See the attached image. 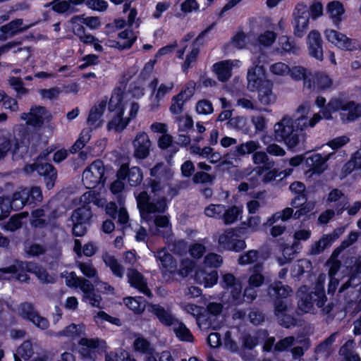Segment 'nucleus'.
I'll return each instance as SVG.
<instances>
[{
	"mask_svg": "<svg viewBox=\"0 0 361 361\" xmlns=\"http://www.w3.org/2000/svg\"><path fill=\"white\" fill-rule=\"evenodd\" d=\"M331 154L323 157L320 154H314L306 159V164L311 168L313 173L321 174L326 169V161L329 160Z\"/></svg>",
	"mask_w": 361,
	"mask_h": 361,
	"instance_id": "obj_21",
	"label": "nucleus"
},
{
	"mask_svg": "<svg viewBox=\"0 0 361 361\" xmlns=\"http://www.w3.org/2000/svg\"><path fill=\"white\" fill-rule=\"evenodd\" d=\"M133 347L137 352L147 354V355H153L154 348L151 346L150 343L144 338H137L134 341Z\"/></svg>",
	"mask_w": 361,
	"mask_h": 361,
	"instance_id": "obj_50",
	"label": "nucleus"
},
{
	"mask_svg": "<svg viewBox=\"0 0 361 361\" xmlns=\"http://www.w3.org/2000/svg\"><path fill=\"white\" fill-rule=\"evenodd\" d=\"M243 210L240 207L233 205L226 207L225 205V212H224L221 220L225 225H231L237 221L239 215Z\"/></svg>",
	"mask_w": 361,
	"mask_h": 361,
	"instance_id": "obj_36",
	"label": "nucleus"
},
{
	"mask_svg": "<svg viewBox=\"0 0 361 361\" xmlns=\"http://www.w3.org/2000/svg\"><path fill=\"white\" fill-rule=\"evenodd\" d=\"M239 60H224L215 63L212 66L213 71L221 82L228 81L232 76V70L240 66Z\"/></svg>",
	"mask_w": 361,
	"mask_h": 361,
	"instance_id": "obj_13",
	"label": "nucleus"
},
{
	"mask_svg": "<svg viewBox=\"0 0 361 361\" xmlns=\"http://www.w3.org/2000/svg\"><path fill=\"white\" fill-rule=\"evenodd\" d=\"M264 55L262 54H259L257 56H255L252 59V66L248 69L247 73V80L248 81V77L250 73L255 74L257 78H266L264 75V69L261 63V59Z\"/></svg>",
	"mask_w": 361,
	"mask_h": 361,
	"instance_id": "obj_46",
	"label": "nucleus"
},
{
	"mask_svg": "<svg viewBox=\"0 0 361 361\" xmlns=\"http://www.w3.org/2000/svg\"><path fill=\"white\" fill-rule=\"evenodd\" d=\"M134 156L138 159H145L149 154L151 142L149 136L144 132L138 133L134 139Z\"/></svg>",
	"mask_w": 361,
	"mask_h": 361,
	"instance_id": "obj_14",
	"label": "nucleus"
},
{
	"mask_svg": "<svg viewBox=\"0 0 361 361\" xmlns=\"http://www.w3.org/2000/svg\"><path fill=\"white\" fill-rule=\"evenodd\" d=\"M154 257L160 262V268L162 271H172V269L176 267V262L172 255L168 252L164 248L159 250Z\"/></svg>",
	"mask_w": 361,
	"mask_h": 361,
	"instance_id": "obj_28",
	"label": "nucleus"
},
{
	"mask_svg": "<svg viewBox=\"0 0 361 361\" xmlns=\"http://www.w3.org/2000/svg\"><path fill=\"white\" fill-rule=\"evenodd\" d=\"M23 23V20L19 18L2 25L0 27V41H6L7 39L27 30V27H22Z\"/></svg>",
	"mask_w": 361,
	"mask_h": 361,
	"instance_id": "obj_19",
	"label": "nucleus"
},
{
	"mask_svg": "<svg viewBox=\"0 0 361 361\" xmlns=\"http://www.w3.org/2000/svg\"><path fill=\"white\" fill-rule=\"evenodd\" d=\"M76 266L80 269L84 276L89 279H93L94 283L97 284L99 282L98 272L96 268L90 262H77Z\"/></svg>",
	"mask_w": 361,
	"mask_h": 361,
	"instance_id": "obj_39",
	"label": "nucleus"
},
{
	"mask_svg": "<svg viewBox=\"0 0 361 361\" xmlns=\"http://www.w3.org/2000/svg\"><path fill=\"white\" fill-rule=\"evenodd\" d=\"M137 207L141 218L145 221L152 222L156 226L157 231L154 234H159V228H170L169 217L166 215H161L164 213L168 204L165 197L157 198L150 201V196L146 191L141 192L136 197Z\"/></svg>",
	"mask_w": 361,
	"mask_h": 361,
	"instance_id": "obj_1",
	"label": "nucleus"
},
{
	"mask_svg": "<svg viewBox=\"0 0 361 361\" xmlns=\"http://www.w3.org/2000/svg\"><path fill=\"white\" fill-rule=\"evenodd\" d=\"M79 344L81 345L80 353L86 361H95L97 358V348H104L105 342L99 339H88L82 338Z\"/></svg>",
	"mask_w": 361,
	"mask_h": 361,
	"instance_id": "obj_11",
	"label": "nucleus"
},
{
	"mask_svg": "<svg viewBox=\"0 0 361 361\" xmlns=\"http://www.w3.org/2000/svg\"><path fill=\"white\" fill-rule=\"evenodd\" d=\"M289 188L292 192L297 194L295 197L291 201L290 204L292 207H298L300 204L298 202L307 200L306 196L303 194L305 190V185L302 183L298 181L293 182L290 184Z\"/></svg>",
	"mask_w": 361,
	"mask_h": 361,
	"instance_id": "obj_37",
	"label": "nucleus"
},
{
	"mask_svg": "<svg viewBox=\"0 0 361 361\" xmlns=\"http://www.w3.org/2000/svg\"><path fill=\"white\" fill-rule=\"evenodd\" d=\"M17 312L19 316L30 321L41 329H47L49 326V321L39 315L31 302H24L20 304L17 307Z\"/></svg>",
	"mask_w": 361,
	"mask_h": 361,
	"instance_id": "obj_8",
	"label": "nucleus"
},
{
	"mask_svg": "<svg viewBox=\"0 0 361 361\" xmlns=\"http://www.w3.org/2000/svg\"><path fill=\"white\" fill-rule=\"evenodd\" d=\"M27 173H31L36 171L39 175L44 177L47 188L51 189L54 187L57 177L56 169L49 163L35 162L32 164L27 165L25 167Z\"/></svg>",
	"mask_w": 361,
	"mask_h": 361,
	"instance_id": "obj_10",
	"label": "nucleus"
},
{
	"mask_svg": "<svg viewBox=\"0 0 361 361\" xmlns=\"http://www.w3.org/2000/svg\"><path fill=\"white\" fill-rule=\"evenodd\" d=\"M106 106V100L104 99L96 104L90 110L87 123L89 126L95 128L100 126V118H102Z\"/></svg>",
	"mask_w": 361,
	"mask_h": 361,
	"instance_id": "obj_29",
	"label": "nucleus"
},
{
	"mask_svg": "<svg viewBox=\"0 0 361 361\" xmlns=\"http://www.w3.org/2000/svg\"><path fill=\"white\" fill-rule=\"evenodd\" d=\"M252 161L256 165H263L266 169L274 166V161H270L267 154L262 151H256L252 154Z\"/></svg>",
	"mask_w": 361,
	"mask_h": 361,
	"instance_id": "obj_51",
	"label": "nucleus"
},
{
	"mask_svg": "<svg viewBox=\"0 0 361 361\" xmlns=\"http://www.w3.org/2000/svg\"><path fill=\"white\" fill-rule=\"evenodd\" d=\"M303 117L285 115L274 126V136L276 141L283 142L288 149L295 148L300 141V133L306 129Z\"/></svg>",
	"mask_w": 361,
	"mask_h": 361,
	"instance_id": "obj_2",
	"label": "nucleus"
},
{
	"mask_svg": "<svg viewBox=\"0 0 361 361\" xmlns=\"http://www.w3.org/2000/svg\"><path fill=\"white\" fill-rule=\"evenodd\" d=\"M267 336L268 332L266 330H260L255 336L245 334L241 338L242 345L245 349L252 350L259 344L260 340H263Z\"/></svg>",
	"mask_w": 361,
	"mask_h": 361,
	"instance_id": "obj_31",
	"label": "nucleus"
},
{
	"mask_svg": "<svg viewBox=\"0 0 361 361\" xmlns=\"http://www.w3.org/2000/svg\"><path fill=\"white\" fill-rule=\"evenodd\" d=\"M127 276L128 279V282L132 286L138 289L141 293H144L148 297L152 296V293L147 287V282L145 281L143 276L140 272L134 269H128Z\"/></svg>",
	"mask_w": 361,
	"mask_h": 361,
	"instance_id": "obj_18",
	"label": "nucleus"
},
{
	"mask_svg": "<svg viewBox=\"0 0 361 361\" xmlns=\"http://www.w3.org/2000/svg\"><path fill=\"white\" fill-rule=\"evenodd\" d=\"M295 343L300 344V345L291 349L292 356L294 360H297L302 357L305 352L310 347V342L308 338H303L295 341Z\"/></svg>",
	"mask_w": 361,
	"mask_h": 361,
	"instance_id": "obj_53",
	"label": "nucleus"
},
{
	"mask_svg": "<svg viewBox=\"0 0 361 361\" xmlns=\"http://www.w3.org/2000/svg\"><path fill=\"white\" fill-rule=\"evenodd\" d=\"M151 312L154 314L159 320L164 325H174L178 321L169 310H165L160 305H152Z\"/></svg>",
	"mask_w": 361,
	"mask_h": 361,
	"instance_id": "obj_30",
	"label": "nucleus"
},
{
	"mask_svg": "<svg viewBox=\"0 0 361 361\" xmlns=\"http://www.w3.org/2000/svg\"><path fill=\"white\" fill-rule=\"evenodd\" d=\"M264 266L262 263H257L251 268V274L248 279L249 286L259 288L264 283V276L262 274Z\"/></svg>",
	"mask_w": 361,
	"mask_h": 361,
	"instance_id": "obj_33",
	"label": "nucleus"
},
{
	"mask_svg": "<svg viewBox=\"0 0 361 361\" xmlns=\"http://www.w3.org/2000/svg\"><path fill=\"white\" fill-rule=\"evenodd\" d=\"M311 297L309 295V293H301L300 295L298 306L302 312L307 313L314 310Z\"/></svg>",
	"mask_w": 361,
	"mask_h": 361,
	"instance_id": "obj_56",
	"label": "nucleus"
},
{
	"mask_svg": "<svg viewBox=\"0 0 361 361\" xmlns=\"http://www.w3.org/2000/svg\"><path fill=\"white\" fill-rule=\"evenodd\" d=\"M85 326L82 324H71L66 326L63 331H59L57 335L59 336H64L74 338L76 337H81L85 335Z\"/></svg>",
	"mask_w": 361,
	"mask_h": 361,
	"instance_id": "obj_38",
	"label": "nucleus"
},
{
	"mask_svg": "<svg viewBox=\"0 0 361 361\" xmlns=\"http://www.w3.org/2000/svg\"><path fill=\"white\" fill-rule=\"evenodd\" d=\"M333 80L328 75L319 73L316 75L314 87L319 90H327L332 87Z\"/></svg>",
	"mask_w": 361,
	"mask_h": 361,
	"instance_id": "obj_47",
	"label": "nucleus"
},
{
	"mask_svg": "<svg viewBox=\"0 0 361 361\" xmlns=\"http://www.w3.org/2000/svg\"><path fill=\"white\" fill-rule=\"evenodd\" d=\"M20 269L35 274L37 279L43 283H54L56 281L55 278L49 275L45 269L37 266L33 262H20L18 264H13L8 267L0 269V279L4 278V274L16 273Z\"/></svg>",
	"mask_w": 361,
	"mask_h": 361,
	"instance_id": "obj_4",
	"label": "nucleus"
},
{
	"mask_svg": "<svg viewBox=\"0 0 361 361\" xmlns=\"http://www.w3.org/2000/svg\"><path fill=\"white\" fill-rule=\"evenodd\" d=\"M338 238L336 233L324 235L319 240L314 242L309 251L310 255H317L323 252L326 248L330 247Z\"/></svg>",
	"mask_w": 361,
	"mask_h": 361,
	"instance_id": "obj_24",
	"label": "nucleus"
},
{
	"mask_svg": "<svg viewBox=\"0 0 361 361\" xmlns=\"http://www.w3.org/2000/svg\"><path fill=\"white\" fill-rule=\"evenodd\" d=\"M354 104L353 101H348L345 94L341 93L338 96L333 97L327 104V109L331 111L339 110L347 111Z\"/></svg>",
	"mask_w": 361,
	"mask_h": 361,
	"instance_id": "obj_27",
	"label": "nucleus"
},
{
	"mask_svg": "<svg viewBox=\"0 0 361 361\" xmlns=\"http://www.w3.org/2000/svg\"><path fill=\"white\" fill-rule=\"evenodd\" d=\"M310 11L307 5L299 3L293 13V35L299 38L302 37L308 30Z\"/></svg>",
	"mask_w": 361,
	"mask_h": 361,
	"instance_id": "obj_6",
	"label": "nucleus"
},
{
	"mask_svg": "<svg viewBox=\"0 0 361 361\" xmlns=\"http://www.w3.org/2000/svg\"><path fill=\"white\" fill-rule=\"evenodd\" d=\"M48 6H51L54 11L60 13L73 11V8L71 6L68 0H54Z\"/></svg>",
	"mask_w": 361,
	"mask_h": 361,
	"instance_id": "obj_57",
	"label": "nucleus"
},
{
	"mask_svg": "<svg viewBox=\"0 0 361 361\" xmlns=\"http://www.w3.org/2000/svg\"><path fill=\"white\" fill-rule=\"evenodd\" d=\"M307 44L309 55L318 61L324 59L323 40L317 30H312L307 35Z\"/></svg>",
	"mask_w": 361,
	"mask_h": 361,
	"instance_id": "obj_12",
	"label": "nucleus"
},
{
	"mask_svg": "<svg viewBox=\"0 0 361 361\" xmlns=\"http://www.w3.org/2000/svg\"><path fill=\"white\" fill-rule=\"evenodd\" d=\"M328 12L335 25H338L341 20V16L344 13V8L339 1H332L328 5Z\"/></svg>",
	"mask_w": 361,
	"mask_h": 361,
	"instance_id": "obj_42",
	"label": "nucleus"
},
{
	"mask_svg": "<svg viewBox=\"0 0 361 361\" xmlns=\"http://www.w3.org/2000/svg\"><path fill=\"white\" fill-rule=\"evenodd\" d=\"M61 276L65 279L66 285L70 288H78L80 276H78L74 271L61 273Z\"/></svg>",
	"mask_w": 361,
	"mask_h": 361,
	"instance_id": "obj_61",
	"label": "nucleus"
},
{
	"mask_svg": "<svg viewBox=\"0 0 361 361\" xmlns=\"http://www.w3.org/2000/svg\"><path fill=\"white\" fill-rule=\"evenodd\" d=\"M238 237L235 228H228L219 236L218 243L224 249L240 252L246 247V243Z\"/></svg>",
	"mask_w": 361,
	"mask_h": 361,
	"instance_id": "obj_9",
	"label": "nucleus"
},
{
	"mask_svg": "<svg viewBox=\"0 0 361 361\" xmlns=\"http://www.w3.org/2000/svg\"><path fill=\"white\" fill-rule=\"evenodd\" d=\"M104 164L100 160L93 161L82 173V182L87 188H94L98 184L104 183L105 178Z\"/></svg>",
	"mask_w": 361,
	"mask_h": 361,
	"instance_id": "obj_7",
	"label": "nucleus"
},
{
	"mask_svg": "<svg viewBox=\"0 0 361 361\" xmlns=\"http://www.w3.org/2000/svg\"><path fill=\"white\" fill-rule=\"evenodd\" d=\"M150 175L158 178L169 179L171 178L173 173L164 164L159 163L151 169Z\"/></svg>",
	"mask_w": 361,
	"mask_h": 361,
	"instance_id": "obj_48",
	"label": "nucleus"
},
{
	"mask_svg": "<svg viewBox=\"0 0 361 361\" xmlns=\"http://www.w3.org/2000/svg\"><path fill=\"white\" fill-rule=\"evenodd\" d=\"M102 259L106 266L111 269L114 276L120 279L123 278L124 275V268L114 255L108 252H105L102 255Z\"/></svg>",
	"mask_w": 361,
	"mask_h": 361,
	"instance_id": "obj_32",
	"label": "nucleus"
},
{
	"mask_svg": "<svg viewBox=\"0 0 361 361\" xmlns=\"http://www.w3.org/2000/svg\"><path fill=\"white\" fill-rule=\"evenodd\" d=\"M355 342L353 340L348 341L340 349V353L347 361H360V357L355 350Z\"/></svg>",
	"mask_w": 361,
	"mask_h": 361,
	"instance_id": "obj_41",
	"label": "nucleus"
},
{
	"mask_svg": "<svg viewBox=\"0 0 361 361\" xmlns=\"http://www.w3.org/2000/svg\"><path fill=\"white\" fill-rule=\"evenodd\" d=\"M91 137V130L90 128H85L80 133L79 138L76 140L74 145L71 147V152L75 153L79 149H81L85 147L86 143L88 142Z\"/></svg>",
	"mask_w": 361,
	"mask_h": 361,
	"instance_id": "obj_52",
	"label": "nucleus"
},
{
	"mask_svg": "<svg viewBox=\"0 0 361 361\" xmlns=\"http://www.w3.org/2000/svg\"><path fill=\"white\" fill-rule=\"evenodd\" d=\"M348 114H341V118L344 122L354 121L358 118L361 117V103L354 104L352 107L349 108Z\"/></svg>",
	"mask_w": 361,
	"mask_h": 361,
	"instance_id": "obj_54",
	"label": "nucleus"
},
{
	"mask_svg": "<svg viewBox=\"0 0 361 361\" xmlns=\"http://www.w3.org/2000/svg\"><path fill=\"white\" fill-rule=\"evenodd\" d=\"M327 202H339L336 207V212L338 215H341L347 208L348 200L345 194L339 189L334 188L330 191L327 197Z\"/></svg>",
	"mask_w": 361,
	"mask_h": 361,
	"instance_id": "obj_25",
	"label": "nucleus"
},
{
	"mask_svg": "<svg viewBox=\"0 0 361 361\" xmlns=\"http://www.w3.org/2000/svg\"><path fill=\"white\" fill-rule=\"evenodd\" d=\"M261 148L259 142L257 140H250L242 143L236 147V152L238 155L244 156L247 154L255 153Z\"/></svg>",
	"mask_w": 361,
	"mask_h": 361,
	"instance_id": "obj_45",
	"label": "nucleus"
},
{
	"mask_svg": "<svg viewBox=\"0 0 361 361\" xmlns=\"http://www.w3.org/2000/svg\"><path fill=\"white\" fill-rule=\"evenodd\" d=\"M197 281L203 284L204 287H211L216 284L218 280V274L216 271L207 272L204 270H199L195 274Z\"/></svg>",
	"mask_w": 361,
	"mask_h": 361,
	"instance_id": "obj_34",
	"label": "nucleus"
},
{
	"mask_svg": "<svg viewBox=\"0 0 361 361\" xmlns=\"http://www.w3.org/2000/svg\"><path fill=\"white\" fill-rule=\"evenodd\" d=\"M273 82L266 78H257L252 73L249 75L247 90L250 92L257 91V99L262 106H271L276 102L277 97L273 92Z\"/></svg>",
	"mask_w": 361,
	"mask_h": 361,
	"instance_id": "obj_3",
	"label": "nucleus"
},
{
	"mask_svg": "<svg viewBox=\"0 0 361 361\" xmlns=\"http://www.w3.org/2000/svg\"><path fill=\"white\" fill-rule=\"evenodd\" d=\"M196 111L200 114H210L213 112V106L207 99L200 100L196 105Z\"/></svg>",
	"mask_w": 361,
	"mask_h": 361,
	"instance_id": "obj_64",
	"label": "nucleus"
},
{
	"mask_svg": "<svg viewBox=\"0 0 361 361\" xmlns=\"http://www.w3.org/2000/svg\"><path fill=\"white\" fill-rule=\"evenodd\" d=\"M9 85L17 92L18 96L25 94L28 90L23 87L24 83L19 78L11 77L8 80Z\"/></svg>",
	"mask_w": 361,
	"mask_h": 361,
	"instance_id": "obj_62",
	"label": "nucleus"
},
{
	"mask_svg": "<svg viewBox=\"0 0 361 361\" xmlns=\"http://www.w3.org/2000/svg\"><path fill=\"white\" fill-rule=\"evenodd\" d=\"M34 350L32 344L30 341H24L18 348L17 354L18 356H20L25 360H28L33 355Z\"/></svg>",
	"mask_w": 361,
	"mask_h": 361,
	"instance_id": "obj_59",
	"label": "nucleus"
},
{
	"mask_svg": "<svg viewBox=\"0 0 361 361\" xmlns=\"http://www.w3.org/2000/svg\"><path fill=\"white\" fill-rule=\"evenodd\" d=\"M116 176L125 180L128 178V181L131 186L140 185L143 179L142 172L139 167L133 166L129 169L126 164L121 165Z\"/></svg>",
	"mask_w": 361,
	"mask_h": 361,
	"instance_id": "obj_15",
	"label": "nucleus"
},
{
	"mask_svg": "<svg viewBox=\"0 0 361 361\" xmlns=\"http://www.w3.org/2000/svg\"><path fill=\"white\" fill-rule=\"evenodd\" d=\"M187 102L183 97H179L178 94L174 96L172 99L171 105L170 106V111L173 114H180L183 112V106Z\"/></svg>",
	"mask_w": 361,
	"mask_h": 361,
	"instance_id": "obj_60",
	"label": "nucleus"
},
{
	"mask_svg": "<svg viewBox=\"0 0 361 361\" xmlns=\"http://www.w3.org/2000/svg\"><path fill=\"white\" fill-rule=\"evenodd\" d=\"M106 213L113 219L118 218V223L126 225L129 220L128 213L125 207L121 206L118 210L116 204L114 202H109L105 208Z\"/></svg>",
	"mask_w": 361,
	"mask_h": 361,
	"instance_id": "obj_22",
	"label": "nucleus"
},
{
	"mask_svg": "<svg viewBox=\"0 0 361 361\" xmlns=\"http://www.w3.org/2000/svg\"><path fill=\"white\" fill-rule=\"evenodd\" d=\"M324 280L323 277L320 276L315 285L314 290L308 293L309 295L312 296L313 306L316 305L319 308H322L327 300L324 289Z\"/></svg>",
	"mask_w": 361,
	"mask_h": 361,
	"instance_id": "obj_26",
	"label": "nucleus"
},
{
	"mask_svg": "<svg viewBox=\"0 0 361 361\" xmlns=\"http://www.w3.org/2000/svg\"><path fill=\"white\" fill-rule=\"evenodd\" d=\"M30 114L29 124L34 126H41L45 121L51 118V115L41 106L31 108Z\"/></svg>",
	"mask_w": 361,
	"mask_h": 361,
	"instance_id": "obj_23",
	"label": "nucleus"
},
{
	"mask_svg": "<svg viewBox=\"0 0 361 361\" xmlns=\"http://www.w3.org/2000/svg\"><path fill=\"white\" fill-rule=\"evenodd\" d=\"M270 71L276 75L283 76L290 73V68L286 63L278 62L270 66Z\"/></svg>",
	"mask_w": 361,
	"mask_h": 361,
	"instance_id": "obj_63",
	"label": "nucleus"
},
{
	"mask_svg": "<svg viewBox=\"0 0 361 361\" xmlns=\"http://www.w3.org/2000/svg\"><path fill=\"white\" fill-rule=\"evenodd\" d=\"M259 258V252L256 250H250L240 255L238 261L240 265H246L257 262Z\"/></svg>",
	"mask_w": 361,
	"mask_h": 361,
	"instance_id": "obj_58",
	"label": "nucleus"
},
{
	"mask_svg": "<svg viewBox=\"0 0 361 361\" xmlns=\"http://www.w3.org/2000/svg\"><path fill=\"white\" fill-rule=\"evenodd\" d=\"M6 204H8L9 210L11 209L14 210H20L27 204H30L28 198V188H20L19 190L15 192L11 199L8 197H5Z\"/></svg>",
	"mask_w": 361,
	"mask_h": 361,
	"instance_id": "obj_17",
	"label": "nucleus"
},
{
	"mask_svg": "<svg viewBox=\"0 0 361 361\" xmlns=\"http://www.w3.org/2000/svg\"><path fill=\"white\" fill-rule=\"evenodd\" d=\"M224 212H225L224 204H210L205 207L204 213L207 217L221 219Z\"/></svg>",
	"mask_w": 361,
	"mask_h": 361,
	"instance_id": "obj_49",
	"label": "nucleus"
},
{
	"mask_svg": "<svg viewBox=\"0 0 361 361\" xmlns=\"http://www.w3.org/2000/svg\"><path fill=\"white\" fill-rule=\"evenodd\" d=\"M173 331L180 341L192 342L194 340V337L189 329L181 322L177 321L173 325Z\"/></svg>",
	"mask_w": 361,
	"mask_h": 361,
	"instance_id": "obj_40",
	"label": "nucleus"
},
{
	"mask_svg": "<svg viewBox=\"0 0 361 361\" xmlns=\"http://www.w3.org/2000/svg\"><path fill=\"white\" fill-rule=\"evenodd\" d=\"M326 39L331 43L342 49L352 50L354 47L352 39L345 35L333 29H326L324 31Z\"/></svg>",
	"mask_w": 361,
	"mask_h": 361,
	"instance_id": "obj_16",
	"label": "nucleus"
},
{
	"mask_svg": "<svg viewBox=\"0 0 361 361\" xmlns=\"http://www.w3.org/2000/svg\"><path fill=\"white\" fill-rule=\"evenodd\" d=\"M109 109L111 111H115V113L107 124V129L116 133L123 131L128 126L129 119L123 117L124 108L121 103V96L118 94L113 95L110 99Z\"/></svg>",
	"mask_w": 361,
	"mask_h": 361,
	"instance_id": "obj_5",
	"label": "nucleus"
},
{
	"mask_svg": "<svg viewBox=\"0 0 361 361\" xmlns=\"http://www.w3.org/2000/svg\"><path fill=\"white\" fill-rule=\"evenodd\" d=\"M349 288L355 289L357 293H361V276L352 273L347 281L338 289V293H343Z\"/></svg>",
	"mask_w": 361,
	"mask_h": 361,
	"instance_id": "obj_43",
	"label": "nucleus"
},
{
	"mask_svg": "<svg viewBox=\"0 0 361 361\" xmlns=\"http://www.w3.org/2000/svg\"><path fill=\"white\" fill-rule=\"evenodd\" d=\"M293 290L290 286L283 284L281 281H275L270 284L267 288L268 295L275 300H280V298H286Z\"/></svg>",
	"mask_w": 361,
	"mask_h": 361,
	"instance_id": "obj_20",
	"label": "nucleus"
},
{
	"mask_svg": "<svg viewBox=\"0 0 361 361\" xmlns=\"http://www.w3.org/2000/svg\"><path fill=\"white\" fill-rule=\"evenodd\" d=\"M300 205L294 213V219H300L302 216L307 215L308 213L311 212L315 206L314 202H307L306 201H300L298 202Z\"/></svg>",
	"mask_w": 361,
	"mask_h": 361,
	"instance_id": "obj_55",
	"label": "nucleus"
},
{
	"mask_svg": "<svg viewBox=\"0 0 361 361\" xmlns=\"http://www.w3.org/2000/svg\"><path fill=\"white\" fill-rule=\"evenodd\" d=\"M92 217L91 210L87 207H80L75 209L71 215L73 222L87 224Z\"/></svg>",
	"mask_w": 361,
	"mask_h": 361,
	"instance_id": "obj_44",
	"label": "nucleus"
},
{
	"mask_svg": "<svg viewBox=\"0 0 361 361\" xmlns=\"http://www.w3.org/2000/svg\"><path fill=\"white\" fill-rule=\"evenodd\" d=\"M310 105L307 103L301 104L296 110V113L298 115L297 117H303L305 118L307 123H306V128L307 127H314L322 118V116L319 114H315L312 118H308L307 114L310 112ZM294 116L293 118H295Z\"/></svg>",
	"mask_w": 361,
	"mask_h": 361,
	"instance_id": "obj_35",
	"label": "nucleus"
}]
</instances>
